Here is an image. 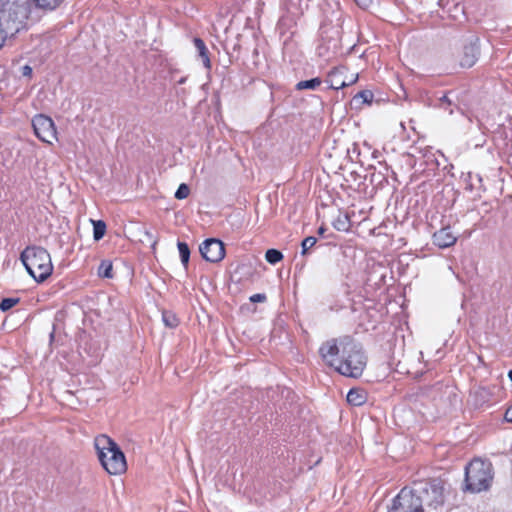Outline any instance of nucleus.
<instances>
[{
    "instance_id": "21",
    "label": "nucleus",
    "mask_w": 512,
    "mask_h": 512,
    "mask_svg": "<svg viewBox=\"0 0 512 512\" xmlns=\"http://www.w3.org/2000/svg\"><path fill=\"white\" fill-rule=\"evenodd\" d=\"M177 247L179 250L182 264L184 266H187L188 262H189V257H190V250H189L188 245L184 242H178Z\"/></svg>"
},
{
    "instance_id": "31",
    "label": "nucleus",
    "mask_w": 512,
    "mask_h": 512,
    "mask_svg": "<svg viewBox=\"0 0 512 512\" xmlns=\"http://www.w3.org/2000/svg\"><path fill=\"white\" fill-rule=\"evenodd\" d=\"M22 75L25 77H30L32 75V68L29 65L23 66Z\"/></svg>"
},
{
    "instance_id": "37",
    "label": "nucleus",
    "mask_w": 512,
    "mask_h": 512,
    "mask_svg": "<svg viewBox=\"0 0 512 512\" xmlns=\"http://www.w3.org/2000/svg\"><path fill=\"white\" fill-rule=\"evenodd\" d=\"M309 1H310V0H305V6H306V7L308 6V2H309Z\"/></svg>"
},
{
    "instance_id": "8",
    "label": "nucleus",
    "mask_w": 512,
    "mask_h": 512,
    "mask_svg": "<svg viewBox=\"0 0 512 512\" xmlns=\"http://www.w3.org/2000/svg\"><path fill=\"white\" fill-rule=\"evenodd\" d=\"M35 135L43 142L51 144L56 139V128L53 120L43 114L36 115L32 120Z\"/></svg>"
},
{
    "instance_id": "9",
    "label": "nucleus",
    "mask_w": 512,
    "mask_h": 512,
    "mask_svg": "<svg viewBox=\"0 0 512 512\" xmlns=\"http://www.w3.org/2000/svg\"><path fill=\"white\" fill-rule=\"evenodd\" d=\"M479 39L475 36L469 37L461 45V51L458 54L459 64L463 68L472 67L479 56Z\"/></svg>"
},
{
    "instance_id": "30",
    "label": "nucleus",
    "mask_w": 512,
    "mask_h": 512,
    "mask_svg": "<svg viewBox=\"0 0 512 512\" xmlns=\"http://www.w3.org/2000/svg\"><path fill=\"white\" fill-rule=\"evenodd\" d=\"M365 102H369L372 98V93L370 91H361L358 94Z\"/></svg>"
},
{
    "instance_id": "27",
    "label": "nucleus",
    "mask_w": 512,
    "mask_h": 512,
    "mask_svg": "<svg viewBox=\"0 0 512 512\" xmlns=\"http://www.w3.org/2000/svg\"><path fill=\"white\" fill-rule=\"evenodd\" d=\"M344 79H345V87L346 86H350V85L354 84L357 81L358 75L357 74H351L349 77L344 76Z\"/></svg>"
},
{
    "instance_id": "24",
    "label": "nucleus",
    "mask_w": 512,
    "mask_h": 512,
    "mask_svg": "<svg viewBox=\"0 0 512 512\" xmlns=\"http://www.w3.org/2000/svg\"><path fill=\"white\" fill-rule=\"evenodd\" d=\"M163 321L167 327L174 328L178 325L177 317L170 312H163Z\"/></svg>"
},
{
    "instance_id": "20",
    "label": "nucleus",
    "mask_w": 512,
    "mask_h": 512,
    "mask_svg": "<svg viewBox=\"0 0 512 512\" xmlns=\"http://www.w3.org/2000/svg\"><path fill=\"white\" fill-rule=\"evenodd\" d=\"M113 266L109 261H102L98 268V275L103 278H112Z\"/></svg>"
},
{
    "instance_id": "15",
    "label": "nucleus",
    "mask_w": 512,
    "mask_h": 512,
    "mask_svg": "<svg viewBox=\"0 0 512 512\" xmlns=\"http://www.w3.org/2000/svg\"><path fill=\"white\" fill-rule=\"evenodd\" d=\"M193 42L204 67L209 69L211 67V62L209 58V52L204 41L200 38H194Z\"/></svg>"
},
{
    "instance_id": "14",
    "label": "nucleus",
    "mask_w": 512,
    "mask_h": 512,
    "mask_svg": "<svg viewBox=\"0 0 512 512\" xmlns=\"http://www.w3.org/2000/svg\"><path fill=\"white\" fill-rule=\"evenodd\" d=\"M367 401V393L363 389L352 388L347 394V402L353 406H361Z\"/></svg>"
},
{
    "instance_id": "25",
    "label": "nucleus",
    "mask_w": 512,
    "mask_h": 512,
    "mask_svg": "<svg viewBox=\"0 0 512 512\" xmlns=\"http://www.w3.org/2000/svg\"><path fill=\"white\" fill-rule=\"evenodd\" d=\"M19 302V298H4L0 303V309L7 311Z\"/></svg>"
},
{
    "instance_id": "1",
    "label": "nucleus",
    "mask_w": 512,
    "mask_h": 512,
    "mask_svg": "<svg viewBox=\"0 0 512 512\" xmlns=\"http://www.w3.org/2000/svg\"><path fill=\"white\" fill-rule=\"evenodd\" d=\"M29 14L28 0H0V48L7 38L13 37L26 27Z\"/></svg>"
},
{
    "instance_id": "4",
    "label": "nucleus",
    "mask_w": 512,
    "mask_h": 512,
    "mask_svg": "<svg viewBox=\"0 0 512 512\" xmlns=\"http://www.w3.org/2000/svg\"><path fill=\"white\" fill-rule=\"evenodd\" d=\"M20 259L25 266L27 272L37 281L43 282L53 271L50 254L46 249L38 246L26 247Z\"/></svg>"
},
{
    "instance_id": "23",
    "label": "nucleus",
    "mask_w": 512,
    "mask_h": 512,
    "mask_svg": "<svg viewBox=\"0 0 512 512\" xmlns=\"http://www.w3.org/2000/svg\"><path fill=\"white\" fill-rule=\"evenodd\" d=\"M317 243V239L313 236H308L306 237L302 243H301V247H302V251H301V254L302 255H305L308 253V251Z\"/></svg>"
},
{
    "instance_id": "12",
    "label": "nucleus",
    "mask_w": 512,
    "mask_h": 512,
    "mask_svg": "<svg viewBox=\"0 0 512 512\" xmlns=\"http://www.w3.org/2000/svg\"><path fill=\"white\" fill-rule=\"evenodd\" d=\"M433 244L444 249L453 246L457 241V236L451 231L450 226L442 227L433 234Z\"/></svg>"
},
{
    "instance_id": "18",
    "label": "nucleus",
    "mask_w": 512,
    "mask_h": 512,
    "mask_svg": "<svg viewBox=\"0 0 512 512\" xmlns=\"http://www.w3.org/2000/svg\"><path fill=\"white\" fill-rule=\"evenodd\" d=\"M36 7L43 10H54L57 8L64 0H33Z\"/></svg>"
},
{
    "instance_id": "6",
    "label": "nucleus",
    "mask_w": 512,
    "mask_h": 512,
    "mask_svg": "<svg viewBox=\"0 0 512 512\" xmlns=\"http://www.w3.org/2000/svg\"><path fill=\"white\" fill-rule=\"evenodd\" d=\"M443 490V484L439 479L421 483L413 488L414 493L421 499L422 507L424 508V505H426L434 509L441 506L444 502Z\"/></svg>"
},
{
    "instance_id": "17",
    "label": "nucleus",
    "mask_w": 512,
    "mask_h": 512,
    "mask_svg": "<svg viewBox=\"0 0 512 512\" xmlns=\"http://www.w3.org/2000/svg\"><path fill=\"white\" fill-rule=\"evenodd\" d=\"M322 81L320 78L316 77L309 80H303L296 84L297 90H316L320 85Z\"/></svg>"
},
{
    "instance_id": "35",
    "label": "nucleus",
    "mask_w": 512,
    "mask_h": 512,
    "mask_svg": "<svg viewBox=\"0 0 512 512\" xmlns=\"http://www.w3.org/2000/svg\"><path fill=\"white\" fill-rule=\"evenodd\" d=\"M508 377H509L510 381L512 382V369L508 372Z\"/></svg>"
},
{
    "instance_id": "29",
    "label": "nucleus",
    "mask_w": 512,
    "mask_h": 512,
    "mask_svg": "<svg viewBox=\"0 0 512 512\" xmlns=\"http://www.w3.org/2000/svg\"><path fill=\"white\" fill-rule=\"evenodd\" d=\"M266 300V295L265 294H254L250 297V301L251 302H264Z\"/></svg>"
},
{
    "instance_id": "32",
    "label": "nucleus",
    "mask_w": 512,
    "mask_h": 512,
    "mask_svg": "<svg viewBox=\"0 0 512 512\" xmlns=\"http://www.w3.org/2000/svg\"><path fill=\"white\" fill-rule=\"evenodd\" d=\"M440 102H441V104H440L441 107H443L445 109H446L445 105H447V106L451 105V101L449 100V98L446 95H444L440 98Z\"/></svg>"
},
{
    "instance_id": "33",
    "label": "nucleus",
    "mask_w": 512,
    "mask_h": 512,
    "mask_svg": "<svg viewBox=\"0 0 512 512\" xmlns=\"http://www.w3.org/2000/svg\"><path fill=\"white\" fill-rule=\"evenodd\" d=\"M505 420L512 423V405L505 412Z\"/></svg>"
},
{
    "instance_id": "36",
    "label": "nucleus",
    "mask_w": 512,
    "mask_h": 512,
    "mask_svg": "<svg viewBox=\"0 0 512 512\" xmlns=\"http://www.w3.org/2000/svg\"><path fill=\"white\" fill-rule=\"evenodd\" d=\"M54 338V332L50 334V339L52 340Z\"/></svg>"
},
{
    "instance_id": "26",
    "label": "nucleus",
    "mask_w": 512,
    "mask_h": 512,
    "mask_svg": "<svg viewBox=\"0 0 512 512\" xmlns=\"http://www.w3.org/2000/svg\"><path fill=\"white\" fill-rule=\"evenodd\" d=\"M190 193V189L188 187V185L182 183L180 184V186L178 187L176 193H175V198L181 200V199H185L188 197Z\"/></svg>"
},
{
    "instance_id": "28",
    "label": "nucleus",
    "mask_w": 512,
    "mask_h": 512,
    "mask_svg": "<svg viewBox=\"0 0 512 512\" xmlns=\"http://www.w3.org/2000/svg\"><path fill=\"white\" fill-rule=\"evenodd\" d=\"M354 1L362 9H367L372 4V0H354Z\"/></svg>"
},
{
    "instance_id": "22",
    "label": "nucleus",
    "mask_w": 512,
    "mask_h": 512,
    "mask_svg": "<svg viewBox=\"0 0 512 512\" xmlns=\"http://www.w3.org/2000/svg\"><path fill=\"white\" fill-rule=\"evenodd\" d=\"M283 258L282 253L276 249H268L265 254V259L270 264H276Z\"/></svg>"
},
{
    "instance_id": "13",
    "label": "nucleus",
    "mask_w": 512,
    "mask_h": 512,
    "mask_svg": "<svg viewBox=\"0 0 512 512\" xmlns=\"http://www.w3.org/2000/svg\"><path fill=\"white\" fill-rule=\"evenodd\" d=\"M346 68L344 66L333 68L327 75V83L330 88L338 90L345 87L344 74Z\"/></svg>"
},
{
    "instance_id": "5",
    "label": "nucleus",
    "mask_w": 512,
    "mask_h": 512,
    "mask_svg": "<svg viewBox=\"0 0 512 512\" xmlns=\"http://www.w3.org/2000/svg\"><path fill=\"white\" fill-rule=\"evenodd\" d=\"M493 480L492 464L481 459H474L465 469L466 490L479 493L487 490Z\"/></svg>"
},
{
    "instance_id": "2",
    "label": "nucleus",
    "mask_w": 512,
    "mask_h": 512,
    "mask_svg": "<svg viewBox=\"0 0 512 512\" xmlns=\"http://www.w3.org/2000/svg\"><path fill=\"white\" fill-rule=\"evenodd\" d=\"M94 445L101 465L109 474L121 475L127 470L124 453L110 437L99 435L95 438Z\"/></svg>"
},
{
    "instance_id": "34",
    "label": "nucleus",
    "mask_w": 512,
    "mask_h": 512,
    "mask_svg": "<svg viewBox=\"0 0 512 512\" xmlns=\"http://www.w3.org/2000/svg\"><path fill=\"white\" fill-rule=\"evenodd\" d=\"M324 232H325V229H324L323 227H320V228L318 229V233H319L320 235L324 234Z\"/></svg>"
},
{
    "instance_id": "10",
    "label": "nucleus",
    "mask_w": 512,
    "mask_h": 512,
    "mask_svg": "<svg viewBox=\"0 0 512 512\" xmlns=\"http://www.w3.org/2000/svg\"><path fill=\"white\" fill-rule=\"evenodd\" d=\"M319 353L324 363L336 370L341 358V340L337 342L336 339H331L324 342L319 348Z\"/></svg>"
},
{
    "instance_id": "19",
    "label": "nucleus",
    "mask_w": 512,
    "mask_h": 512,
    "mask_svg": "<svg viewBox=\"0 0 512 512\" xmlns=\"http://www.w3.org/2000/svg\"><path fill=\"white\" fill-rule=\"evenodd\" d=\"M93 223V236L95 240L103 238L106 232V224L102 220L92 221Z\"/></svg>"
},
{
    "instance_id": "7",
    "label": "nucleus",
    "mask_w": 512,
    "mask_h": 512,
    "mask_svg": "<svg viewBox=\"0 0 512 512\" xmlns=\"http://www.w3.org/2000/svg\"><path fill=\"white\" fill-rule=\"evenodd\" d=\"M388 512H424V508L421 505V499L413 489L403 488L393 499Z\"/></svg>"
},
{
    "instance_id": "3",
    "label": "nucleus",
    "mask_w": 512,
    "mask_h": 512,
    "mask_svg": "<svg viewBox=\"0 0 512 512\" xmlns=\"http://www.w3.org/2000/svg\"><path fill=\"white\" fill-rule=\"evenodd\" d=\"M366 366V356L361 347L349 337L341 339V358L336 371L341 375L357 378Z\"/></svg>"
},
{
    "instance_id": "11",
    "label": "nucleus",
    "mask_w": 512,
    "mask_h": 512,
    "mask_svg": "<svg viewBox=\"0 0 512 512\" xmlns=\"http://www.w3.org/2000/svg\"><path fill=\"white\" fill-rule=\"evenodd\" d=\"M202 257L209 262H219L225 256L224 244L215 238L206 239L199 247Z\"/></svg>"
},
{
    "instance_id": "16",
    "label": "nucleus",
    "mask_w": 512,
    "mask_h": 512,
    "mask_svg": "<svg viewBox=\"0 0 512 512\" xmlns=\"http://www.w3.org/2000/svg\"><path fill=\"white\" fill-rule=\"evenodd\" d=\"M333 227L338 231H348L350 229L349 216L344 213H339L333 221Z\"/></svg>"
}]
</instances>
